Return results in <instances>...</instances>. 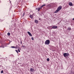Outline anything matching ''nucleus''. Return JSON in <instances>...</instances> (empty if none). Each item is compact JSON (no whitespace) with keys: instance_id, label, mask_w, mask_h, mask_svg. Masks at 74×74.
<instances>
[{"instance_id":"nucleus-4","label":"nucleus","mask_w":74,"mask_h":74,"mask_svg":"<svg viewBox=\"0 0 74 74\" xmlns=\"http://www.w3.org/2000/svg\"><path fill=\"white\" fill-rule=\"evenodd\" d=\"M52 29H56L58 28V26H54L52 27Z\"/></svg>"},{"instance_id":"nucleus-15","label":"nucleus","mask_w":74,"mask_h":74,"mask_svg":"<svg viewBox=\"0 0 74 74\" xmlns=\"http://www.w3.org/2000/svg\"><path fill=\"white\" fill-rule=\"evenodd\" d=\"M47 61H48V62H49V58H47Z\"/></svg>"},{"instance_id":"nucleus-2","label":"nucleus","mask_w":74,"mask_h":74,"mask_svg":"<svg viewBox=\"0 0 74 74\" xmlns=\"http://www.w3.org/2000/svg\"><path fill=\"white\" fill-rule=\"evenodd\" d=\"M45 45H49L50 44V40H47L45 42Z\"/></svg>"},{"instance_id":"nucleus-11","label":"nucleus","mask_w":74,"mask_h":74,"mask_svg":"<svg viewBox=\"0 0 74 74\" xmlns=\"http://www.w3.org/2000/svg\"><path fill=\"white\" fill-rule=\"evenodd\" d=\"M35 23H38V20H35Z\"/></svg>"},{"instance_id":"nucleus-9","label":"nucleus","mask_w":74,"mask_h":74,"mask_svg":"<svg viewBox=\"0 0 74 74\" xmlns=\"http://www.w3.org/2000/svg\"><path fill=\"white\" fill-rule=\"evenodd\" d=\"M29 17L31 19H33V15L30 14Z\"/></svg>"},{"instance_id":"nucleus-3","label":"nucleus","mask_w":74,"mask_h":74,"mask_svg":"<svg viewBox=\"0 0 74 74\" xmlns=\"http://www.w3.org/2000/svg\"><path fill=\"white\" fill-rule=\"evenodd\" d=\"M63 55L65 58H66V57H68L69 56V54L67 53H64Z\"/></svg>"},{"instance_id":"nucleus-6","label":"nucleus","mask_w":74,"mask_h":74,"mask_svg":"<svg viewBox=\"0 0 74 74\" xmlns=\"http://www.w3.org/2000/svg\"><path fill=\"white\" fill-rule=\"evenodd\" d=\"M42 8L41 7L40 8H36V10H38V11H40V10Z\"/></svg>"},{"instance_id":"nucleus-14","label":"nucleus","mask_w":74,"mask_h":74,"mask_svg":"<svg viewBox=\"0 0 74 74\" xmlns=\"http://www.w3.org/2000/svg\"><path fill=\"white\" fill-rule=\"evenodd\" d=\"M11 48H15V49L16 47L15 46H11Z\"/></svg>"},{"instance_id":"nucleus-24","label":"nucleus","mask_w":74,"mask_h":74,"mask_svg":"<svg viewBox=\"0 0 74 74\" xmlns=\"http://www.w3.org/2000/svg\"><path fill=\"white\" fill-rule=\"evenodd\" d=\"M73 21H74V18H73Z\"/></svg>"},{"instance_id":"nucleus-21","label":"nucleus","mask_w":74,"mask_h":74,"mask_svg":"<svg viewBox=\"0 0 74 74\" xmlns=\"http://www.w3.org/2000/svg\"><path fill=\"white\" fill-rule=\"evenodd\" d=\"M24 15H25V13H23V16H24Z\"/></svg>"},{"instance_id":"nucleus-10","label":"nucleus","mask_w":74,"mask_h":74,"mask_svg":"<svg viewBox=\"0 0 74 74\" xmlns=\"http://www.w3.org/2000/svg\"><path fill=\"white\" fill-rule=\"evenodd\" d=\"M45 5H45V4L43 5H42L40 7L42 8V7H44V6H45Z\"/></svg>"},{"instance_id":"nucleus-22","label":"nucleus","mask_w":74,"mask_h":74,"mask_svg":"<svg viewBox=\"0 0 74 74\" xmlns=\"http://www.w3.org/2000/svg\"><path fill=\"white\" fill-rule=\"evenodd\" d=\"M39 20L40 21H42L41 19L40 18H39Z\"/></svg>"},{"instance_id":"nucleus-20","label":"nucleus","mask_w":74,"mask_h":74,"mask_svg":"<svg viewBox=\"0 0 74 74\" xmlns=\"http://www.w3.org/2000/svg\"><path fill=\"white\" fill-rule=\"evenodd\" d=\"M19 52H21V51H20V50H19V49H18Z\"/></svg>"},{"instance_id":"nucleus-16","label":"nucleus","mask_w":74,"mask_h":74,"mask_svg":"<svg viewBox=\"0 0 74 74\" xmlns=\"http://www.w3.org/2000/svg\"><path fill=\"white\" fill-rule=\"evenodd\" d=\"M10 33H8V36H10Z\"/></svg>"},{"instance_id":"nucleus-19","label":"nucleus","mask_w":74,"mask_h":74,"mask_svg":"<svg viewBox=\"0 0 74 74\" xmlns=\"http://www.w3.org/2000/svg\"><path fill=\"white\" fill-rule=\"evenodd\" d=\"M32 40H34V38L33 37H32Z\"/></svg>"},{"instance_id":"nucleus-23","label":"nucleus","mask_w":74,"mask_h":74,"mask_svg":"<svg viewBox=\"0 0 74 74\" xmlns=\"http://www.w3.org/2000/svg\"><path fill=\"white\" fill-rule=\"evenodd\" d=\"M22 47H25V45H22Z\"/></svg>"},{"instance_id":"nucleus-1","label":"nucleus","mask_w":74,"mask_h":74,"mask_svg":"<svg viewBox=\"0 0 74 74\" xmlns=\"http://www.w3.org/2000/svg\"><path fill=\"white\" fill-rule=\"evenodd\" d=\"M62 7L60 5L57 8V10L55 12H54V13H58V12H59L60 10H62Z\"/></svg>"},{"instance_id":"nucleus-5","label":"nucleus","mask_w":74,"mask_h":74,"mask_svg":"<svg viewBox=\"0 0 74 74\" xmlns=\"http://www.w3.org/2000/svg\"><path fill=\"white\" fill-rule=\"evenodd\" d=\"M27 33H28V34H29V35L30 36H31V37H32V34H31V33H30V32H28Z\"/></svg>"},{"instance_id":"nucleus-7","label":"nucleus","mask_w":74,"mask_h":74,"mask_svg":"<svg viewBox=\"0 0 74 74\" xmlns=\"http://www.w3.org/2000/svg\"><path fill=\"white\" fill-rule=\"evenodd\" d=\"M30 71H31V72H33V71H34V69L32 68H31L30 69Z\"/></svg>"},{"instance_id":"nucleus-25","label":"nucleus","mask_w":74,"mask_h":74,"mask_svg":"<svg viewBox=\"0 0 74 74\" xmlns=\"http://www.w3.org/2000/svg\"><path fill=\"white\" fill-rule=\"evenodd\" d=\"M21 44H22V42L21 41Z\"/></svg>"},{"instance_id":"nucleus-13","label":"nucleus","mask_w":74,"mask_h":74,"mask_svg":"<svg viewBox=\"0 0 74 74\" xmlns=\"http://www.w3.org/2000/svg\"><path fill=\"white\" fill-rule=\"evenodd\" d=\"M19 48V46H18L16 45L15 47V49H18Z\"/></svg>"},{"instance_id":"nucleus-17","label":"nucleus","mask_w":74,"mask_h":74,"mask_svg":"<svg viewBox=\"0 0 74 74\" xmlns=\"http://www.w3.org/2000/svg\"><path fill=\"white\" fill-rule=\"evenodd\" d=\"M15 51H16V52H17V53L18 54V50H15Z\"/></svg>"},{"instance_id":"nucleus-12","label":"nucleus","mask_w":74,"mask_h":74,"mask_svg":"<svg viewBox=\"0 0 74 74\" xmlns=\"http://www.w3.org/2000/svg\"><path fill=\"white\" fill-rule=\"evenodd\" d=\"M67 30H69L70 31L71 30V28L68 27L67 29Z\"/></svg>"},{"instance_id":"nucleus-18","label":"nucleus","mask_w":74,"mask_h":74,"mask_svg":"<svg viewBox=\"0 0 74 74\" xmlns=\"http://www.w3.org/2000/svg\"><path fill=\"white\" fill-rule=\"evenodd\" d=\"M1 73H3V71H1Z\"/></svg>"},{"instance_id":"nucleus-8","label":"nucleus","mask_w":74,"mask_h":74,"mask_svg":"<svg viewBox=\"0 0 74 74\" xmlns=\"http://www.w3.org/2000/svg\"><path fill=\"white\" fill-rule=\"evenodd\" d=\"M69 4L70 6H73V3L71 2H69Z\"/></svg>"}]
</instances>
